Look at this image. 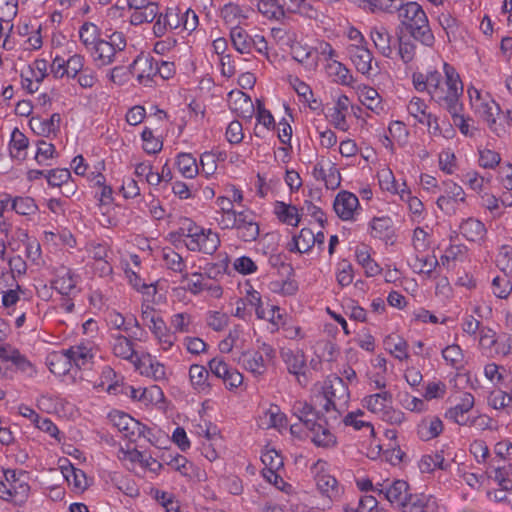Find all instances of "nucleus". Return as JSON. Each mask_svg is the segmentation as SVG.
<instances>
[{"label":"nucleus","mask_w":512,"mask_h":512,"mask_svg":"<svg viewBox=\"0 0 512 512\" xmlns=\"http://www.w3.org/2000/svg\"><path fill=\"white\" fill-rule=\"evenodd\" d=\"M399 50L398 53L405 63H409L415 56L416 46L409 38H404L398 34Z\"/></svg>","instance_id":"338daca9"},{"label":"nucleus","mask_w":512,"mask_h":512,"mask_svg":"<svg viewBox=\"0 0 512 512\" xmlns=\"http://www.w3.org/2000/svg\"><path fill=\"white\" fill-rule=\"evenodd\" d=\"M274 212L278 219L287 225L297 226L300 222L298 210L293 205H289L284 202H277L274 207Z\"/></svg>","instance_id":"58836bf2"},{"label":"nucleus","mask_w":512,"mask_h":512,"mask_svg":"<svg viewBox=\"0 0 512 512\" xmlns=\"http://www.w3.org/2000/svg\"><path fill=\"white\" fill-rule=\"evenodd\" d=\"M474 402L475 399L471 393H463L460 403L449 408L445 413V417L459 425H466L467 418L465 415L473 408Z\"/></svg>","instance_id":"f3484780"},{"label":"nucleus","mask_w":512,"mask_h":512,"mask_svg":"<svg viewBox=\"0 0 512 512\" xmlns=\"http://www.w3.org/2000/svg\"><path fill=\"white\" fill-rule=\"evenodd\" d=\"M384 346L389 353L399 360L408 359V343L399 335L391 334L384 339Z\"/></svg>","instance_id":"cd10ccee"},{"label":"nucleus","mask_w":512,"mask_h":512,"mask_svg":"<svg viewBox=\"0 0 512 512\" xmlns=\"http://www.w3.org/2000/svg\"><path fill=\"white\" fill-rule=\"evenodd\" d=\"M349 390L344 380L338 376L328 378L324 382L322 395L315 396L318 407L326 413V425L340 423L342 413L346 410Z\"/></svg>","instance_id":"f03ea898"},{"label":"nucleus","mask_w":512,"mask_h":512,"mask_svg":"<svg viewBox=\"0 0 512 512\" xmlns=\"http://www.w3.org/2000/svg\"><path fill=\"white\" fill-rule=\"evenodd\" d=\"M427 105L425 101L419 97H413L408 105L407 112L410 117L414 118L417 123L431 126L433 115L427 112Z\"/></svg>","instance_id":"393cba45"},{"label":"nucleus","mask_w":512,"mask_h":512,"mask_svg":"<svg viewBox=\"0 0 512 512\" xmlns=\"http://www.w3.org/2000/svg\"><path fill=\"white\" fill-rule=\"evenodd\" d=\"M464 107L460 106L459 109H455L449 112V115L452 118L453 125L458 127L460 132L465 136H473V129L470 127L468 121L469 118H466L463 114Z\"/></svg>","instance_id":"bf43d9fd"},{"label":"nucleus","mask_w":512,"mask_h":512,"mask_svg":"<svg viewBox=\"0 0 512 512\" xmlns=\"http://www.w3.org/2000/svg\"><path fill=\"white\" fill-rule=\"evenodd\" d=\"M364 416V412L362 410H357L355 412L348 413L343 422L346 426H353L355 430L366 429L368 433L373 436L374 435V427L373 425L362 419Z\"/></svg>","instance_id":"8fccbe9b"},{"label":"nucleus","mask_w":512,"mask_h":512,"mask_svg":"<svg viewBox=\"0 0 512 512\" xmlns=\"http://www.w3.org/2000/svg\"><path fill=\"white\" fill-rule=\"evenodd\" d=\"M442 431L443 423L437 416L423 418L416 427L417 436L423 441H429L438 437Z\"/></svg>","instance_id":"6ab92c4d"},{"label":"nucleus","mask_w":512,"mask_h":512,"mask_svg":"<svg viewBox=\"0 0 512 512\" xmlns=\"http://www.w3.org/2000/svg\"><path fill=\"white\" fill-rule=\"evenodd\" d=\"M207 325L214 331H222L229 324V316L220 311H209L206 318Z\"/></svg>","instance_id":"680f3d73"},{"label":"nucleus","mask_w":512,"mask_h":512,"mask_svg":"<svg viewBox=\"0 0 512 512\" xmlns=\"http://www.w3.org/2000/svg\"><path fill=\"white\" fill-rule=\"evenodd\" d=\"M137 369L141 371V374L153 378L155 381H161L166 379V371L163 364L154 361L148 356V365L145 361L140 359V362L135 365Z\"/></svg>","instance_id":"e433bc0d"},{"label":"nucleus","mask_w":512,"mask_h":512,"mask_svg":"<svg viewBox=\"0 0 512 512\" xmlns=\"http://www.w3.org/2000/svg\"><path fill=\"white\" fill-rule=\"evenodd\" d=\"M231 108L244 119H251L254 114V105L251 98L240 91L236 93V99L233 101Z\"/></svg>","instance_id":"ea45409f"},{"label":"nucleus","mask_w":512,"mask_h":512,"mask_svg":"<svg viewBox=\"0 0 512 512\" xmlns=\"http://www.w3.org/2000/svg\"><path fill=\"white\" fill-rule=\"evenodd\" d=\"M510 275L496 276L492 281L493 294L500 299H506L512 292Z\"/></svg>","instance_id":"603ef678"},{"label":"nucleus","mask_w":512,"mask_h":512,"mask_svg":"<svg viewBox=\"0 0 512 512\" xmlns=\"http://www.w3.org/2000/svg\"><path fill=\"white\" fill-rule=\"evenodd\" d=\"M141 319L148 326L153 334H159L164 330L166 323L158 315L156 310L149 303H142Z\"/></svg>","instance_id":"bb28decb"},{"label":"nucleus","mask_w":512,"mask_h":512,"mask_svg":"<svg viewBox=\"0 0 512 512\" xmlns=\"http://www.w3.org/2000/svg\"><path fill=\"white\" fill-rule=\"evenodd\" d=\"M439 262L435 256H413L409 260V265L414 272L431 274L438 266Z\"/></svg>","instance_id":"de8ad7c7"},{"label":"nucleus","mask_w":512,"mask_h":512,"mask_svg":"<svg viewBox=\"0 0 512 512\" xmlns=\"http://www.w3.org/2000/svg\"><path fill=\"white\" fill-rule=\"evenodd\" d=\"M78 277L68 268H61L53 282L54 288L62 295H70L76 288Z\"/></svg>","instance_id":"a878e982"},{"label":"nucleus","mask_w":512,"mask_h":512,"mask_svg":"<svg viewBox=\"0 0 512 512\" xmlns=\"http://www.w3.org/2000/svg\"><path fill=\"white\" fill-rule=\"evenodd\" d=\"M188 250L212 255L220 246L219 235L211 229L202 228L194 240H184Z\"/></svg>","instance_id":"9b49d317"},{"label":"nucleus","mask_w":512,"mask_h":512,"mask_svg":"<svg viewBox=\"0 0 512 512\" xmlns=\"http://www.w3.org/2000/svg\"><path fill=\"white\" fill-rule=\"evenodd\" d=\"M370 226L374 238L389 240L393 236L392 221L388 217L374 218Z\"/></svg>","instance_id":"79ce46f5"},{"label":"nucleus","mask_w":512,"mask_h":512,"mask_svg":"<svg viewBox=\"0 0 512 512\" xmlns=\"http://www.w3.org/2000/svg\"><path fill=\"white\" fill-rule=\"evenodd\" d=\"M28 145V138L18 128H15L11 134V140L9 144L11 157L23 160L25 158L24 151L27 149Z\"/></svg>","instance_id":"4c0bfd02"},{"label":"nucleus","mask_w":512,"mask_h":512,"mask_svg":"<svg viewBox=\"0 0 512 512\" xmlns=\"http://www.w3.org/2000/svg\"><path fill=\"white\" fill-rule=\"evenodd\" d=\"M364 406L378 417L393 403V396L388 391H381L363 399Z\"/></svg>","instance_id":"5701e85b"},{"label":"nucleus","mask_w":512,"mask_h":512,"mask_svg":"<svg viewBox=\"0 0 512 512\" xmlns=\"http://www.w3.org/2000/svg\"><path fill=\"white\" fill-rule=\"evenodd\" d=\"M290 84L295 90V92L298 94L300 98L306 103L309 104V107L311 109H316L317 107L313 104H316V100L313 98V92L309 85H307L305 82L301 81L299 78L294 77L290 80Z\"/></svg>","instance_id":"864d4df0"},{"label":"nucleus","mask_w":512,"mask_h":512,"mask_svg":"<svg viewBox=\"0 0 512 512\" xmlns=\"http://www.w3.org/2000/svg\"><path fill=\"white\" fill-rule=\"evenodd\" d=\"M438 21L445 31L448 41L451 42L456 38L458 31V21L449 12H442L438 16Z\"/></svg>","instance_id":"13d9d810"},{"label":"nucleus","mask_w":512,"mask_h":512,"mask_svg":"<svg viewBox=\"0 0 512 512\" xmlns=\"http://www.w3.org/2000/svg\"><path fill=\"white\" fill-rule=\"evenodd\" d=\"M260 426L280 430L287 426V417L281 412L279 406L271 405L260 417Z\"/></svg>","instance_id":"b1692460"},{"label":"nucleus","mask_w":512,"mask_h":512,"mask_svg":"<svg viewBox=\"0 0 512 512\" xmlns=\"http://www.w3.org/2000/svg\"><path fill=\"white\" fill-rule=\"evenodd\" d=\"M419 468L422 473H430L435 469L446 470L448 464H445V459L441 453H435L433 455L422 456L419 462Z\"/></svg>","instance_id":"09e8293b"},{"label":"nucleus","mask_w":512,"mask_h":512,"mask_svg":"<svg viewBox=\"0 0 512 512\" xmlns=\"http://www.w3.org/2000/svg\"><path fill=\"white\" fill-rule=\"evenodd\" d=\"M375 490L379 494H383L391 504H395L400 508L412 494L409 492L408 483L404 480H394L393 482L387 480L377 484Z\"/></svg>","instance_id":"1a4fd4ad"},{"label":"nucleus","mask_w":512,"mask_h":512,"mask_svg":"<svg viewBox=\"0 0 512 512\" xmlns=\"http://www.w3.org/2000/svg\"><path fill=\"white\" fill-rule=\"evenodd\" d=\"M370 38L374 43L377 51L384 57L392 58L394 54V48L392 46V35L389 33L386 27L374 26L370 30Z\"/></svg>","instance_id":"dca6fc26"},{"label":"nucleus","mask_w":512,"mask_h":512,"mask_svg":"<svg viewBox=\"0 0 512 512\" xmlns=\"http://www.w3.org/2000/svg\"><path fill=\"white\" fill-rule=\"evenodd\" d=\"M110 338L111 350L116 357L130 361L134 365L140 362L134 343L130 338L119 332L111 333Z\"/></svg>","instance_id":"ddd939ff"},{"label":"nucleus","mask_w":512,"mask_h":512,"mask_svg":"<svg viewBox=\"0 0 512 512\" xmlns=\"http://www.w3.org/2000/svg\"><path fill=\"white\" fill-rule=\"evenodd\" d=\"M61 123V116L59 113H54L49 119L41 117H32L29 121L30 128L34 133L40 136L48 137L50 134H55Z\"/></svg>","instance_id":"aec40b11"},{"label":"nucleus","mask_w":512,"mask_h":512,"mask_svg":"<svg viewBox=\"0 0 512 512\" xmlns=\"http://www.w3.org/2000/svg\"><path fill=\"white\" fill-rule=\"evenodd\" d=\"M346 51L358 72L368 76L378 73V64L374 61L371 51L365 45L350 44L347 46Z\"/></svg>","instance_id":"423d86ee"},{"label":"nucleus","mask_w":512,"mask_h":512,"mask_svg":"<svg viewBox=\"0 0 512 512\" xmlns=\"http://www.w3.org/2000/svg\"><path fill=\"white\" fill-rule=\"evenodd\" d=\"M445 80L438 71H430L427 74L414 73L413 85L419 92L427 91L432 100H440L439 90L444 86Z\"/></svg>","instance_id":"9d476101"},{"label":"nucleus","mask_w":512,"mask_h":512,"mask_svg":"<svg viewBox=\"0 0 512 512\" xmlns=\"http://www.w3.org/2000/svg\"><path fill=\"white\" fill-rule=\"evenodd\" d=\"M333 208L336 214L344 221L354 220L359 213L360 204L357 196L348 191H341L337 194Z\"/></svg>","instance_id":"f8f14e48"},{"label":"nucleus","mask_w":512,"mask_h":512,"mask_svg":"<svg viewBox=\"0 0 512 512\" xmlns=\"http://www.w3.org/2000/svg\"><path fill=\"white\" fill-rule=\"evenodd\" d=\"M182 282L187 283V290L192 294H199L206 288V283H204V274L202 273H192L188 275L187 273H183Z\"/></svg>","instance_id":"052dcab7"},{"label":"nucleus","mask_w":512,"mask_h":512,"mask_svg":"<svg viewBox=\"0 0 512 512\" xmlns=\"http://www.w3.org/2000/svg\"><path fill=\"white\" fill-rule=\"evenodd\" d=\"M281 358L287 366L288 372L297 376L298 382L300 376L304 375L306 366L305 354L302 350L293 351L291 349H282L280 352Z\"/></svg>","instance_id":"a211bd4d"},{"label":"nucleus","mask_w":512,"mask_h":512,"mask_svg":"<svg viewBox=\"0 0 512 512\" xmlns=\"http://www.w3.org/2000/svg\"><path fill=\"white\" fill-rule=\"evenodd\" d=\"M361 102L368 109L377 111L381 107L380 96L374 88H365L361 91Z\"/></svg>","instance_id":"774afa93"},{"label":"nucleus","mask_w":512,"mask_h":512,"mask_svg":"<svg viewBox=\"0 0 512 512\" xmlns=\"http://www.w3.org/2000/svg\"><path fill=\"white\" fill-rule=\"evenodd\" d=\"M258 10L270 19H280L284 16L285 5L281 0H259Z\"/></svg>","instance_id":"37998d69"},{"label":"nucleus","mask_w":512,"mask_h":512,"mask_svg":"<svg viewBox=\"0 0 512 512\" xmlns=\"http://www.w3.org/2000/svg\"><path fill=\"white\" fill-rule=\"evenodd\" d=\"M467 248L464 245H450L440 257L441 264L449 267L451 261L461 260Z\"/></svg>","instance_id":"69168bd1"},{"label":"nucleus","mask_w":512,"mask_h":512,"mask_svg":"<svg viewBox=\"0 0 512 512\" xmlns=\"http://www.w3.org/2000/svg\"><path fill=\"white\" fill-rule=\"evenodd\" d=\"M163 261L168 269L183 275L186 265L179 253L171 248L165 249L163 251Z\"/></svg>","instance_id":"3c124183"},{"label":"nucleus","mask_w":512,"mask_h":512,"mask_svg":"<svg viewBox=\"0 0 512 512\" xmlns=\"http://www.w3.org/2000/svg\"><path fill=\"white\" fill-rule=\"evenodd\" d=\"M132 72L137 74V79L144 86H152L157 77V60L150 56L140 55L131 65Z\"/></svg>","instance_id":"4468645a"},{"label":"nucleus","mask_w":512,"mask_h":512,"mask_svg":"<svg viewBox=\"0 0 512 512\" xmlns=\"http://www.w3.org/2000/svg\"><path fill=\"white\" fill-rule=\"evenodd\" d=\"M285 9L292 13H298L310 19L317 17V9L314 8V0H281Z\"/></svg>","instance_id":"473e14b6"},{"label":"nucleus","mask_w":512,"mask_h":512,"mask_svg":"<svg viewBox=\"0 0 512 512\" xmlns=\"http://www.w3.org/2000/svg\"><path fill=\"white\" fill-rule=\"evenodd\" d=\"M178 171L185 178L192 179L199 173L196 159L190 153H180L176 160Z\"/></svg>","instance_id":"c9c22d12"},{"label":"nucleus","mask_w":512,"mask_h":512,"mask_svg":"<svg viewBox=\"0 0 512 512\" xmlns=\"http://www.w3.org/2000/svg\"><path fill=\"white\" fill-rule=\"evenodd\" d=\"M479 165L485 169H494L501 162V156L498 152L488 149L479 148Z\"/></svg>","instance_id":"4d7b16f0"},{"label":"nucleus","mask_w":512,"mask_h":512,"mask_svg":"<svg viewBox=\"0 0 512 512\" xmlns=\"http://www.w3.org/2000/svg\"><path fill=\"white\" fill-rule=\"evenodd\" d=\"M485 232L484 224L475 218H468L460 225V233L469 241L481 239Z\"/></svg>","instance_id":"72a5a7b5"},{"label":"nucleus","mask_w":512,"mask_h":512,"mask_svg":"<svg viewBox=\"0 0 512 512\" xmlns=\"http://www.w3.org/2000/svg\"><path fill=\"white\" fill-rule=\"evenodd\" d=\"M480 117L488 124L489 128L498 133L496 115L500 108L494 101L480 102L475 106Z\"/></svg>","instance_id":"2f4dec72"},{"label":"nucleus","mask_w":512,"mask_h":512,"mask_svg":"<svg viewBox=\"0 0 512 512\" xmlns=\"http://www.w3.org/2000/svg\"><path fill=\"white\" fill-rule=\"evenodd\" d=\"M97 25L92 22H84L79 29V38L83 45L91 51L101 40Z\"/></svg>","instance_id":"f704fd0d"},{"label":"nucleus","mask_w":512,"mask_h":512,"mask_svg":"<svg viewBox=\"0 0 512 512\" xmlns=\"http://www.w3.org/2000/svg\"><path fill=\"white\" fill-rule=\"evenodd\" d=\"M292 242L293 247L289 248L290 251L308 252L315 245L314 232L309 228H303L298 236L293 237Z\"/></svg>","instance_id":"a19ab883"},{"label":"nucleus","mask_w":512,"mask_h":512,"mask_svg":"<svg viewBox=\"0 0 512 512\" xmlns=\"http://www.w3.org/2000/svg\"><path fill=\"white\" fill-rule=\"evenodd\" d=\"M230 38L234 48L241 54L250 53L253 48L252 37L241 27L231 29Z\"/></svg>","instance_id":"c756f323"},{"label":"nucleus","mask_w":512,"mask_h":512,"mask_svg":"<svg viewBox=\"0 0 512 512\" xmlns=\"http://www.w3.org/2000/svg\"><path fill=\"white\" fill-rule=\"evenodd\" d=\"M189 377L191 384L198 391L202 392L209 388V383L207 382L209 372L204 366L198 364L191 365Z\"/></svg>","instance_id":"49530a36"},{"label":"nucleus","mask_w":512,"mask_h":512,"mask_svg":"<svg viewBox=\"0 0 512 512\" xmlns=\"http://www.w3.org/2000/svg\"><path fill=\"white\" fill-rule=\"evenodd\" d=\"M443 68L445 73V84L439 90L438 96L440 100L434 101L449 113L455 109H459L460 106L463 105L460 101L463 94V84L454 67L448 63H444Z\"/></svg>","instance_id":"20e7f679"},{"label":"nucleus","mask_w":512,"mask_h":512,"mask_svg":"<svg viewBox=\"0 0 512 512\" xmlns=\"http://www.w3.org/2000/svg\"><path fill=\"white\" fill-rule=\"evenodd\" d=\"M354 269L347 260H342L337 265L336 280L341 287H346L353 282Z\"/></svg>","instance_id":"5fc2aeb1"},{"label":"nucleus","mask_w":512,"mask_h":512,"mask_svg":"<svg viewBox=\"0 0 512 512\" xmlns=\"http://www.w3.org/2000/svg\"><path fill=\"white\" fill-rule=\"evenodd\" d=\"M117 50L107 40H100L91 50V54L99 65H109L114 61Z\"/></svg>","instance_id":"c85d7f7f"},{"label":"nucleus","mask_w":512,"mask_h":512,"mask_svg":"<svg viewBox=\"0 0 512 512\" xmlns=\"http://www.w3.org/2000/svg\"><path fill=\"white\" fill-rule=\"evenodd\" d=\"M159 14L157 3L152 2L141 10L132 11L130 15V23L132 25H141L146 22H152Z\"/></svg>","instance_id":"a18cd8bd"},{"label":"nucleus","mask_w":512,"mask_h":512,"mask_svg":"<svg viewBox=\"0 0 512 512\" xmlns=\"http://www.w3.org/2000/svg\"><path fill=\"white\" fill-rule=\"evenodd\" d=\"M316 484L319 491L329 499H337L341 494V489L335 477L328 474L318 475Z\"/></svg>","instance_id":"7c9ffc66"},{"label":"nucleus","mask_w":512,"mask_h":512,"mask_svg":"<svg viewBox=\"0 0 512 512\" xmlns=\"http://www.w3.org/2000/svg\"><path fill=\"white\" fill-rule=\"evenodd\" d=\"M96 355L93 346L90 343H80L74 346H71L69 349L65 350L60 355L53 356L51 360V372L57 373V371L53 368L54 359L57 362H64L65 364H74L77 368H87L89 364L93 362V359ZM58 373H60L58 371Z\"/></svg>","instance_id":"39448f33"},{"label":"nucleus","mask_w":512,"mask_h":512,"mask_svg":"<svg viewBox=\"0 0 512 512\" xmlns=\"http://www.w3.org/2000/svg\"><path fill=\"white\" fill-rule=\"evenodd\" d=\"M400 509L402 512H437L438 505L432 496L419 493L411 494Z\"/></svg>","instance_id":"2eb2a0df"},{"label":"nucleus","mask_w":512,"mask_h":512,"mask_svg":"<svg viewBox=\"0 0 512 512\" xmlns=\"http://www.w3.org/2000/svg\"><path fill=\"white\" fill-rule=\"evenodd\" d=\"M242 366L256 376L263 375L266 372L264 357L260 351L243 352L239 358Z\"/></svg>","instance_id":"4be33fe9"},{"label":"nucleus","mask_w":512,"mask_h":512,"mask_svg":"<svg viewBox=\"0 0 512 512\" xmlns=\"http://www.w3.org/2000/svg\"><path fill=\"white\" fill-rule=\"evenodd\" d=\"M356 260L364 268L367 277H373L381 273V267L371 258L366 247L356 249Z\"/></svg>","instance_id":"c03bdc74"},{"label":"nucleus","mask_w":512,"mask_h":512,"mask_svg":"<svg viewBox=\"0 0 512 512\" xmlns=\"http://www.w3.org/2000/svg\"><path fill=\"white\" fill-rule=\"evenodd\" d=\"M141 137L143 140V149L149 154H156L161 151L163 143L154 137L153 132L149 128H145Z\"/></svg>","instance_id":"e2e57ef3"},{"label":"nucleus","mask_w":512,"mask_h":512,"mask_svg":"<svg viewBox=\"0 0 512 512\" xmlns=\"http://www.w3.org/2000/svg\"><path fill=\"white\" fill-rule=\"evenodd\" d=\"M109 419L114 427H116L130 441H136L138 437H145L147 427L130 415L114 411L109 414Z\"/></svg>","instance_id":"0eeeda50"},{"label":"nucleus","mask_w":512,"mask_h":512,"mask_svg":"<svg viewBox=\"0 0 512 512\" xmlns=\"http://www.w3.org/2000/svg\"><path fill=\"white\" fill-rule=\"evenodd\" d=\"M496 266L506 275L512 274V254L508 246H502L496 257Z\"/></svg>","instance_id":"0e129e2a"},{"label":"nucleus","mask_w":512,"mask_h":512,"mask_svg":"<svg viewBox=\"0 0 512 512\" xmlns=\"http://www.w3.org/2000/svg\"><path fill=\"white\" fill-rule=\"evenodd\" d=\"M233 229L237 231V237L245 242L255 241L260 232L256 215L250 210L238 211Z\"/></svg>","instance_id":"6e6552de"},{"label":"nucleus","mask_w":512,"mask_h":512,"mask_svg":"<svg viewBox=\"0 0 512 512\" xmlns=\"http://www.w3.org/2000/svg\"><path fill=\"white\" fill-rule=\"evenodd\" d=\"M317 401L309 403L306 400H296L291 406V413L301 422L309 433L312 442L319 447H331L336 444V437L331 432L334 425H326V413L316 409Z\"/></svg>","instance_id":"f257e3e1"},{"label":"nucleus","mask_w":512,"mask_h":512,"mask_svg":"<svg viewBox=\"0 0 512 512\" xmlns=\"http://www.w3.org/2000/svg\"><path fill=\"white\" fill-rule=\"evenodd\" d=\"M397 12L400 25L405 28L410 36L425 46L431 47L435 38L430 29L425 11L417 2H406L394 7Z\"/></svg>","instance_id":"7ed1b4c3"},{"label":"nucleus","mask_w":512,"mask_h":512,"mask_svg":"<svg viewBox=\"0 0 512 512\" xmlns=\"http://www.w3.org/2000/svg\"><path fill=\"white\" fill-rule=\"evenodd\" d=\"M11 208L20 215H32L37 211V205L30 197H16L11 201Z\"/></svg>","instance_id":"6e6d98bb"},{"label":"nucleus","mask_w":512,"mask_h":512,"mask_svg":"<svg viewBox=\"0 0 512 512\" xmlns=\"http://www.w3.org/2000/svg\"><path fill=\"white\" fill-rule=\"evenodd\" d=\"M60 468L66 481L69 485H73L75 490L84 491L87 488V477L81 469L75 468L67 459Z\"/></svg>","instance_id":"412c9836"}]
</instances>
